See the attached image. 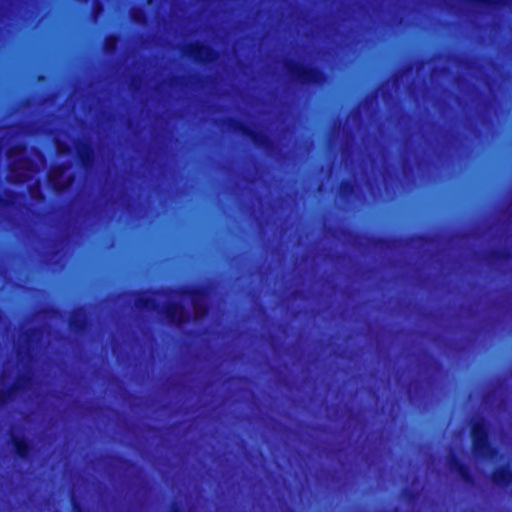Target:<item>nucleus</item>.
I'll list each match as a JSON object with an SVG mask.
<instances>
[{
	"mask_svg": "<svg viewBox=\"0 0 512 512\" xmlns=\"http://www.w3.org/2000/svg\"><path fill=\"white\" fill-rule=\"evenodd\" d=\"M451 469L458 471L461 476L466 477L465 469L462 466L457 465V463H451Z\"/></svg>",
	"mask_w": 512,
	"mask_h": 512,
	"instance_id": "9d476101",
	"label": "nucleus"
},
{
	"mask_svg": "<svg viewBox=\"0 0 512 512\" xmlns=\"http://www.w3.org/2000/svg\"><path fill=\"white\" fill-rule=\"evenodd\" d=\"M49 180L56 190L61 191L72 183L73 178L67 169L56 167L51 170Z\"/></svg>",
	"mask_w": 512,
	"mask_h": 512,
	"instance_id": "20e7f679",
	"label": "nucleus"
},
{
	"mask_svg": "<svg viewBox=\"0 0 512 512\" xmlns=\"http://www.w3.org/2000/svg\"><path fill=\"white\" fill-rule=\"evenodd\" d=\"M133 19L136 21V22H143L144 20V14L142 13V11H134L133 12Z\"/></svg>",
	"mask_w": 512,
	"mask_h": 512,
	"instance_id": "9b49d317",
	"label": "nucleus"
},
{
	"mask_svg": "<svg viewBox=\"0 0 512 512\" xmlns=\"http://www.w3.org/2000/svg\"><path fill=\"white\" fill-rule=\"evenodd\" d=\"M160 298H162V295L156 294L152 297L147 296L145 299H141V307L147 308V309H156L155 302L159 301Z\"/></svg>",
	"mask_w": 512,
	"mask_h": 512,
	"instance_id": "0eeeda50",
	"label": "nucleus"
},
{
	"mask_svg": "<svg viewBox=\"0 0 512 512\" xmlns=\"http://www.w3.org/2000/svg\"><path fill=\"white\" fill-rule=\"evenodd\" d=\"M116 40L114 38H108L105 43L106 50L111 51L115 46Z\"/></svg>",
	"mask_w": 512,
	"mask_h": 512,
	"instance_id": "f8f14e48",
	"label": "nucleus"
},
{
	"mask_svg": "<svg viewBox=\"0 0 512 512\" xmlns=\"http://www.w3.org/2000/svg\"><path fill=\"white\" fill-rule=\"evenodd\" d=\"M11 182H24L28 180L35 171V165L24 156V149L20 146L14 147L8 152Z\"/></svg>",
	"mask_w": 512,
	"mask_h": 512,
	"instance_id": "f03ea898",
	"label": "nucleus"
},
{
	"mask_svg": "<svg viewBox=\"0 0 512 512\" xmlns=\"http://www.w3.org/2000/svg\"><path fill=\"white\" fill-rule=\"evenodd\" d=\"M297 77L303 82H319V75L312 69L302 68L296 72Z\"/></svg>",
	"mask_w": 512,
	"mask_h": 512,
	"instance_id": "423d86ee",
	"label": "nucleus"
},
{
	"mask_svg": "<svg viewBox=\"0 0 512 512\" xmlns=\"http://www.w3.org/2000/svg\"><path fill=\"white\" fill-rule=\"evenodd\" d=\"M184 300L191 303L196 319H200L206 314L207 308L205 296L199 292L191 293L180 297L178 301H175L173 298L169 305L161 309L172 323L180 325L189 320L190 312L182 306V302Z\"/></svg>",
	"mask_w": 512,
	"mask_h": 512,
	"instance_id": "f257e3e1",
	"label": "nucleus"
},
{
	"mask_svg": "<svg viewBox=\"0 0 512 512\" xmlns=\"http://www.w3.org/2000/svg\"><path fill=\"white\" fill-rule=\"evenodd\" d=\"M79 153L84 165H88L90 162V151H80Z\"/></svg>",
	"mask_w": 512,
	"mask_h": 512,
	"instance_id": "1a4fd4ad",
	"label": "nucleus"
},
{
	"mask_svg": "<svg viewBox=\"0 0 512 512\" xmlns=\"http://www.w3.org/2000/svg\"><path fill=\"white\" fill-rule=\"evenodd\" d=\"M493 481L497 485L508 486L512 482V475L508 469H500L494 473Z\"/></svg>",
	"mask_w": 512,
	"mask_h": 512,
	"instance_id": "39448f33",
	"label": "nucleus"
},
{
	"mask_svg": "<svg viewBox=\"0 0 512 512\" xmlns=\"http://www.w3.org/2000/svg\"><path fill=\"white\" fill-rule=\"evenodd\" d=\"M472 439L475 452L482 457L491 458L493 450L486 438V426L483 421L475 422L472 427Z\"/></svg>",
	"mask_w": 512,
	"mask_h": 512,
	"instance_id": "7ed1b4c3",
	"label": "nucleus"
},
{
	"mask_svg": "<svg viewBox=\"0 0 512 512\" xmlns=\"http://www.w3.org/2000/svg\"><path fill=\"white\" fill-rule=\"evenodd\" d=\"M17 452L21 457L27 456V447L23 442H16Z\"/></svg>",
	"mask_w": 512,
	"mask_h": 512,
	"instance_id": "6e6552de",
	"label": "nucleus"
}]
</instances>
